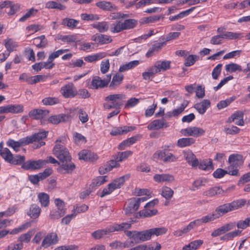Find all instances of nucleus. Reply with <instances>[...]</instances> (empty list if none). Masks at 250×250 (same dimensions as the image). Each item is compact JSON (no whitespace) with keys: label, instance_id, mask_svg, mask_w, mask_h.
Instances as JSON below:
<instances>
[{"label":"nucleus","instance_id":"nucleus-1","mask_svg":"<svg viewBox=\"0 0 250 250\" xmlns=\"http://www.w3.org/2000/svg\"><path fill=\"white\" fill-rule=\"evenodd\" d=\"M246 203L245 199H241L234 200L229 203H225L217 207L211 213L203 216L197 219L199 225L203 223H207L219 218L223 215L243 207Z\"/></svg>","mask_w":250,"mask_h":250},{"label":"nucleus","instance_id":"nucleus-2","mask_svg":"<svg viewBox=\"0 0 250 250\" xmlns=\"http://www.w3.org/2000/svg\"><path fill=\"white\" fill-rule=\"evenodd\" d=\"M65 138L64 137H60L55 142L56 145L53 148V154L61 161L62 163L70 162L71 157L69 154L68 150L63 145L64 144Z\"/></svg>","mask_w":250,"mask_h":250},{"label":"nucleus","instance_id":"nucleus-3","mask_svg":"<svg viewBox=\"0 0 250 250\" xmlns=\"http://www.w3.org/2000/svg\"><path fill=\"white\" fill-rule=\"evenodd\" d=\"M228 162L229 164L228 167L229 174L232 176H240L239 169L243 165V156L238 154H231L229 157Z\"/></svg>","mask_w":250,"mask_h":250},{"label":"nucleus","instance_id":"nucleus-4","mask_svg":"<svg viewBox=\"0 0 250 250\" xmlns=\"http://www.w3.org/2000/svg\"><path fill=\"white\" fill-rule=\"evenodd\" d=\"M125 98V95L122 94H110L105 97V103L104 107L105 109H120L123 104V99Z\"/></svg>","mask_w":250,"mask_h":250},{"label":"nucleus","instance_id":"nucleus-5","mask_svg":"<svg viewBox=\"0 0 250 250\" xmlns=\"http://www.w3.org/2000/svg\"><path fill=\"white\" fill-rule=\"evenodd\" d=\"M137 24V21L134 19H127L124 22L120 21L113 23L110 27V31L114 33H119L124 30L132 29Z\"/></svg>","mask_w":250,"mask_h":250},{"label":"nucleus","instance_id":"nucleus-6","mask_svg":"<svg viewBox=\"0 0 250 250\" xmlns=\"http://www.w3.org/2000/svg\"><path fill=\"white\" fill-rule=\"evenodd\" d=\"M47 133L48 132L46 131L39 132L25 138L28 144L34 143L32 147L34 149H37L45 145V142L42 140L46 137Z\"/></svg>","mask_w":250,"mask_h":250},{"label":"nucleus","instance_id":"nucleus-7","mask_svg":"<svg viewBox=\"0 0 250 250\" xmlns=\"http://www.w3.org/2000/svg\"><path fill=\"white\" fill-rule=\"evenodd\" d=\"M125 233L130 239L133 240L134 244L149 240L147 230L141 231L125 230Z\"/></svg>","mask_w":250,"mask_h":250},{"label":"nucleus","instance_id":"nucleus-8","mask_svg":"<svg viewBox=\"0 0 250 250\" xmlns=\"http://www.w3.org/2000/svg\"><path fill=\"white\" fill-rule=\"evenodd\" d=\"M111 78V75H106V78L102 80L99 76H94L93 77L91 83L89 86L90 88L98 89L102 88L106 86Z\"/></svg>","mask_w":250,"mask_h":250},{"label":"nucleus","instance_id":"nucleus-9","mask_svg":"<svg viewBox=\"0 0 250 250\" xmlns=\"http://www.w3.org/2000/svg\"><path fill=\"white\" fill-rule=\"evenodd\" d=\"M44 161L42 159L38 160H29L24 162L21 167L26 170H36L41 169L44 167Z\"/></svg>","mask_w":250,"mask_h":250},{"label":"nucleus","instance_id":"nucleus-10","mask_svg":"<svg viewBox=\"0 0 250 250\" xmlns=\"http://www.w3.org/2000/svg\"><path fill=\"white\" fill-rule=\"evenodd\" d=\"M60 92L65 98H73L77 95V90L71 83L62 86Z\"/></svg>","mask_w":250,"mask_h":250},{"label":"nucleus","instance_id":"nucleus-11","mask_svg":"<svg viewBox=\"0 0 250 250\" xmlns=\"http://www.w3.org/2000/svg\"><path fill=\"white\" fill-rule=\"evenodd\" d=\"M49 113L47 110H42L41 109H34L29 112V116L36 120H41L42 124H45L46 121L43 118Z\"/></svg>","mask_w":250,"mask_h":250},{"label":"nucleus","instance_id":"nucleus-12","mask_svg":"<svg viewBox=\"0 0 250 250\" xmlns=\"http://www.w3.org/2000/svg\"><path fill=\"white\" fill-rule=\"evenodd\" d=\"M181 132L185 136H191L197 137L203 135L205 131L200 127L191 126L182 129Z\"/></svg>","mask_w":250,"mask_h":250},{"label":"nucleus","instance_id":"nucleus-13","mask_svg":"<svg viewBox=\"0 0 250 250\" xmlns=\"http://www.w3.org/2000/svg\"><path fill=\"white\" fill-rule=\"evenodd\" d=\"M8 146L12 148L15 152H18L20 147L28 145L27 140L25 137L20 139L19 141H16L13 139H9L6 142Z\"/></svg>","mask_w":250,"mask_h":250},{"label":"nucleus","instance_id":"nucleus-14","mask_svg":"<svg viewBox=\"0 0 250 250\" xmlns=\"http://www.w3.org/2000/svg\"><path fill=\"white\" fill-rule=\"evenodd\" d=\"M58 241L57 234L54 232L48 234L43 239L41 247L46 248L49 246L56 244Z\"/></svg>","mask_w":250,"mask_h":250},{"label":"nucleus","instance_id":"nucleus-15","mask_svg":"<svg viewBox=\"0 0 250 250\" xmlns=\"http://www.w3.org/2000/svg\"><path fill=\"white\" fill-rule=\"evenodd\" d=\"M135 198H132L128 200L126 206L125 208V214L129 216L134 213L139 208V205L136 201Z\"/></svg>","mask_w":250,"mask_h":250},{"label":"nucleus","instance_id":"nucleus-16","mask_svg":"<svg viewBox=\"0 0 250 250\" xmlns=\"http://www.w3.org/2000/svg\"><path fill=\"white\" fill-rule=\"evenodd\" d=\"M244 114L242 111H237L234 112L229 117L227 120V123L233 122L235 125L243 126L244 125L243 120Z\"/></svg>","mask_w":250,"mask_h":250},{"label":"nucleus","instance_id":"nucleus-17","mask_svg":"<svg viewBox=\"0 0 250 250\" xmlns=\"http://www.w3.org/2000/svg\"><path fill=\"white\" fill-rule=\"evenodd\" d=\"M119 162H117L115 160V158H113L110 161L107 163L106 165L101 167L99 168V171L101 174H104L112 169L114 167H120Z\"/></svg>","mask_w":250,"mask_h":250},{"label":"nucleus","instance_id":"nucleus-18","mask_svg":"<svg viewBox=\"0 0 250 250\" xmlns=\"http://www.w3.org/2000/svg\"><path fill=\"white\" fill-rule=\"evenodd\" d=\"M71 120V116L68 114H61L50 116L48 121L52 124H58L61 122H65Z\"/></svg>","mask_w":250,"mask_h":250},{"label":"nucleus","instance_id":"nucleus-19","mask_svg":"<svg viewBox=\"0 0 250 250\" xmlns=\"http://www.w3.org/2000/svg\"><path fill=\"white\" fill-rule=\"evenodd\" d=\"M79 159L84 161L93 162L97 160V154L88 150H83L79 153Z\"/></svg>","mask_w":250,"mask_h":250},{"label":"nucleus","instance_id":"nucleus-20","mask_svg":"<svg viewBox=\"0 0 250 250\" xmlns=\"http://www.w3.org/2000/svg\"><path fill=\"white\" fill-rule=\"evenodd\" d=\"M184 157L188 164L192 167H196L198 166V160L191 150L184 151Z\"/></svg>","mask_w":250,"mask_h":250},{"label":"nucleus","instance_id":"nucleus-21","mask_svg":"<svg viewBox=\"0 0 250 250\" xmlns=\"http://www.w3.org/2000/svg\"><path fill=\"white\" fill-rule=\"evenodd\" d=\"M169 126L168 123L164 120L157 119L153 121L147 126V128L150 130H158L163 127H167Z\"/></svg>","mask_w":250,"mask_h":250},{"label":"nucleus","instance_id":"nucleus-22","mask_svg":"<svg viewBox=\"0 0 250 250\" xmlns=\"http://www.w3.org/2000/svg\"><path fill=\"white\" fill-rule=\"evenodd\" d=\"M91 40L101 44L109 43L112 41L111 38L109 36L99 34L92 36Z\"/></svg>","mask_w":250,"mask_h":250},{"label":"nucleus","instance_id":"nucleus-23","mask_svg":"<svg viewBox=\"0 0 250 250\" xmlns=\"http://www.w3.org/2000/svg\"><path fill=\"white\" fill-rule=\"evenodd\" d=\"M135 129V127L134 126H124L122 127H115L112 129L110 132V134L112 136L120 135L126 134Z\"/></svg>","mask_w":250,"mask_h":250},{"label":"nucleus","instance_id":"nucleus-24","mask_svg":"<svg viewBox=\"0 0 250 250\" xmlns=\"http://www.w3.org/2000/svg\"><path fill=\"white\" fill-rule=\"evenodd\" d=\"M96 5L104 11L112 12L117 10V7L109 1H100L97 2Z\"/></svg>","mask_w":250,"mask_h":250},{"label":"nucleus","instance_id":"nucleus-25","mask_svg":"<svg viewBox=\"0 0 250 250\" xmlns=\"http://www.w3.org/2000/svg\"><path fill=\"white\" fill-rule=\"evenodd\" d=\"M153 179L155 181L158 183L165 182L171 183L175 180L174 176L169 174H155L153 177Z\"/></svg>","mask_w":250,"mask_h":250},{"label":"nucleus","instance_id":"nucleus-26","mask_svg":"<svg viewBox=\"0 0 250 250\" xmlns=\"http://www.w3.org/2000/svg\"><path fill=\"white\" fill-rule=\"evenodd\" d=\"M210 106V101L208 100H204L201 102L196 104L194 107L200 114H204Z\"/></svg>","mask_w":250,"mask_h":250},{"label":"nucleus","instance_id":"nucleus-27","mask_svg":"<svg viewBox=\"0 0 250 250\" xmlns=\"http://www.w3.org/2000/svg\"><path fill=\"white\" fill-rule=\"evenodd\" d=\"M148 234L149 240L150 239L152 235L159 236L164 234L167 231V228L162 227L160 228H155L147 230Z\"/></svg>","mask_w":250,"mask_h":250},{"label":"nucleus","instance_id":"nucleus-28","mask_svg":"<svg viewBox=\"0 0 250 250\" xmlns=\"http://www.w3.org/2000/svg\"><path fill=\"white\" fill-rule=\"evenodd\" d=\"M224 192V191L221 187H214L204 191L203 194L204 196L211 197L219 194H222Z\"/></svg>","mask_w":250,"mask_h":250},{"label":"nucleus","instance_id":"nucleus-29","mask_svg":"<svg viewBox=\"0 0 250 250\" xmlns=\"http://www.w3.org/2000/svg\"><path fill=\"white\" fill-rule=\"evenodd\" d=\"M55 66L54 63H50L48 60L46 62H40L39 63H36L32 65V68L36 71H39L42 68L45 69H51Z\"/></svg>","mask_w":250,"mask_h":250},{"label":"nucleus","instance_id":"nucleus-30","mask_svg":"<svg viewBox=\"0 0 250 250\" xmlns=\"http://www.w3.org/2000/svg\"><path fill=\"white\" fill-rule=\"evenodd\" d=\"M5 108L6 113L17 114L23 111V106L21 104H9L5 106Z\"/></svg>","mask_w":250,"mask_h":250},{"label":"nucleus","instance_id":"nucleus-31","mask_svg":"<svg viewBox=\"0 0 250 250\" xmlns=\"http://www.w3.org/2000/svg\"><path fill=\"white\" fill-rule=\"evenodd\" d=\"M141 135H138L127 139L126 140L123 141L120 144L119 146V149L121 150L124 149L125 147L129 146L135 143L141 138Z\"/></svg>","mask_w":250,"mask_h":250},{"label":"nucleus","instance_id":"nucleus-32","mask_svg":"<svg viewBox=\"0 0 250 250\" xmlns=\"http://www.w3.org/2000/svg\"><path fill=\"white\" fill-rule=\"evenodd\" d=\"M131 227V223H122L120 224H114L112 226H109L110 231H122L125 229H130Z\"/></svg>","mask_w":250,"mask_h":250},{"label":"nucleus","instance_id":"nucleus-33","mask_svg":"<svg viewBox=\"0 0 250 250\" xmlns=\"http://www.w3.org/2000/svg\"><path fill=\"white\" fill-rule=\"evenodd\" d=\"M195 140L192 138H183L178 140L177 146L183 148L190 146L194 144Z\"/></svg>","mask_w":250,"mask_h":250},{"label":"nucleus","instance_id":"nucleus-34","mask_svg":"<svg viewBox=\"0 0 250 250\" xmlns=\"http://www.w3.org/2000/svg\"><path fill=\"white\" fill-rule=\"evenodd\" d=\"M111 232L109 227L103 229H98L91 234L92 237L95 239H100L103 238L106 234Z\"/></svg>","mask_w":250,"mask_h":250},{"label":"nucleus","instance_id":"nucleus-35","mask_svg":"<svg viewBox=\"0 0 250 250\" xmlns=\"http://www.w3.org/2000/svg\"><path fill=\"white\" fill-rule=\"evenodd\" d=\"M129 177L130 174H126L115 179L111 183V185H112L115 189L120 188L121 186L124 184L125 181L128 179Z\"/></svg>","mask_w":250,"mask_h":250},{"label":"nucleus","instance_id":"nucleus-36","mask_svg":"<svg viewBox=\"0 0 250 250\" xmlns=\"http://www.w3.org/2000/svg\"><path fill=\"white\" fill-rule=\"evenodd\" d=\"M124 76L122 74L117 73L112 78V82H111L109 87L111 89H114L119 86L123 81Z\"/></svg>","mask_w":250,"mask_h":250},{"label":"nucleus","instance_id":"nucleus-37","mask_svg":"<svg viewBox=\"0 0 250 250\" xmlns=\"http://www.w3.org/2000/svg\"><path fill=\"white\" fill-rule=\"evenodd\" d=\"M79 23V21L71 18H65L62 20V24L64 26H66L69 28L74 29L77 27V25Z\"/></svg>","mask_w":250,"mask_h":250},{"label":"nucleus","instance_id":"nucleus-38","mask_svg":"<svg viewBox=\"0 0 250 250\" xmlns=\"http://www.w3.org/2000/svg\"><path fill=\"white\" fill-rule=\"evenodd\" d=\"M33 43L39 48L45 47L48 43L47 40L44 35L35 38L34 39Z\"/></svg>","mask_w":250,"mask_h":250},{"label":"nucleus","instance_id":"nucleus-39","mask_svg":"<svg viewBox=\"0 0 250 250\" xmlns=\"http://www.w3.org/2000/svg\"><path fill=\"white\" fill-rule=\"evenodd\" d=\"M198 167L200 169L204 170H210L213 169L212 162L211 159H206L198 163Z\"/></svg>","mask_w":250,"mask_h":250},{"label":"nucleus","instance_id":"nucleus-40","mask_svg":"<svg viewBox=\"0 0 250 250\" xmlns=\"http://www.w3.org/2000/svg\"><path fill=\"white\" fill-rule=\"evenodd\" d=\"M170 61H157L155 62V66L157 67L159 72L165 71L170 68Z\"/></svg>","mask_w":250,"mask_h":250},{"label":"nucleus","instance_id":"nucleus-41","mask_svg":"<svg viewBox=\"0 0 250 250\" xmlns=\"http://www.w3.org/2000/svg\"><path fill=\"white\" fill-rule=\"evenodd\" d=\"M41 209L37 205H32L30 207L28 215L32 218H37L40 215Z\"/></svg>","mask_w":250,"mask_h":250},{"label":"nucleus","instance_id":"nucleus-42","mask_svg":"<svg viewBox=\"0 0 250 250\" xmlns=\"http://www.w3.org/2000/svg\"><path fill=\"white\" fill-rule=\"evenodd\" d=\"M91 26L101 33L105 32L108 29V23L105 21L97 22L92 24Z\"/></svg>","mask_w":250,"mask_h":250},{"label":"nucleus","instance_id":"nucleus-43","mask_svg":"<svg viewBox=\"0 0 250 250\" xmlns=\"http://www.w3.org/2000/svg\"><path fill=\"white\" fill-rule=\"evenodd\" d=\"M45 8L48 9H56L60 10H63L66 9V6L64 5L54 1H49L45 3Z\"/></svg>","mask_w":250,"mask_h":250},{"label":"nucleus","instance_id":"nucleus-44","mask_svg":"<svg viewBox=\"0 0 250 250\" xmlns=\"http://www.w3.org/2000/svg\"><path fill=\"white\" fill-rule=\"evenodd\" d=\"M106 54L104 52H101L93 55H89L85 57L84 60L88 62H93L98 60H100L105 57H106Z\"/></svg>","mask_w":250,"mask_h":250},{"label":"nucleus","instance_id":"nucleus-45","mask_svg":"<svg viewBox=\"0 0 250 250\" xmlns=\"http://www.w3.org/2000/svg\"><path fill=\"white\" fill-rule=\"evenodd\" d=\"M0 155L6 162L11 164L14 156L8 148L5 147L1 150Z\"/></svg>","mask_w":250,"mask_h":250},{"label":"nucleus","instance_id":"nucleus-46","mask_svg":"<svg viewBox=\"0 0 250 250\" xmlns=\"http://www.w3.org/2000/svg\"><path fill=\"white\" fill-rule=\"evenodd\" d=\"M139 64V61L137 60L131 61L127 63L123 64L120 67L119 71L123 72L135 67Z\"/></svg>","mask_w":250,"mask_h":250},{"label":"nucleus","instance_id":"nucleus-47","mask_svg":"<svg viewBox=\"0 0 250 250\" xmlns=\"http://www.w3.org/2000/svg\"><path fill=\"white\" fill-rule=\"evenodd\" d=\"M4 46L7 52H11L18 46L17 43L12 39H7L4 41Z\"/></svg>","mask_w":250,"mask_h":250},{"label":"nucleus","instance_id":"nucleus-48","mask_svg":"<svg viewBox=\"0 0 250 250\" xmlns=\"http://www.w3.org/2000/svg\"><path fill=\"white\" fill-rule=\"evenodd\" d=\"M203 241L202 240H196L191 242L188 245L183 248V250H195L202 245Z\"/></svg>","mask_w":250,"mask_h":250},{"label":"nucleus","instance_id":"nucleus-49","mask_svg":"<svg viewBox=\"0 0 250 250\" xmlns=\"http://www.w3.org/2000/svg\"><path fill=\"white\" fill-rule=\"evenodd\" d=\"M241 233V231L236 230L235 231L228 232L220 237V240L228 241L232 240L234 237L239 235Z\"/></svg>","mask_w":250,"mask_h":250},{"label":"nucleus","instance_id":"nucleus-50","mask_svg":"<svg viewBox=\"0 0 250 250\" xmlns=\"http://www.w3.org/2000/svg\"><path fill=\"white\" fill-rule=\"evenodd\" d=\"M207 182V179L205 178H200L197 179L193 182L190 190L195 191L201 187L204 186Z\"/></svg>","mask_w":250,"mask_h":250},{"label":"nucleus","instance_id":"nucleus-51","mask_svg":"<svg viewBox=\"0 0 250 250\" xmlns=\"http://www.w3.org/2000/svg\"><path fill=\"white\" fill-rule=\"evenodd\" d=\"M132 154V152L129 150L118 152L117 154L113 156V158H115L117 162H122L126 159Z\"/></svg>","mask_w":250,"mask_h":250},{"label":"nucleus","instance_id":"nucleus-52","mask_svg":"<svg viewBox=\"0 0 250 250\" xmlns=\"http://www.w3.org/2000/svg\"><path fill=\"white\" fill-rule=\"evenodd\" d=\"M174 191L168 187H163L162 188L161 195L167 200L170 199L173 195Z\"/></svg>","mask_w":250,"mask_h":250},{"label":"nucleus","instance_id":"nucleus-53","mask_svg":"<svg viewBox=\"0 0 250 250\" xmlns=\"http://www.w3.org/2000/svg\"><path fill=\"white\" fill-rule=\"evenodd\" d=\"M223 36L225 39L235 40L243 37V34L228 31L223 34Z\"/></svg>","mask_w":250,"mask_h":250},{"label":"nucleus","instance_id":"nucleus-54","mask_svg":"<svg viewBox=\"0 0 250 250\" xmlns=\"http://www.w3.org/2000/svg\"><path fill=\"white\" fill-rule=\"evenodd\" d=\"M38 198L42 206L44 207L48 206L49 202V197L47 194L43 192L40 193L38 195Z\"/></svg>","mask_w":250,"mask_h":250},{"label":"nucleus","instance_id":"nucleus-55","mask_svg":"<svg viewBox=\"0 0 250 250\" xmlns=\"http://www.w3.org/2000/svg\"><path fill=\"white\" fill-rule=\"evenodd\" d=\"M225 68L227 72H229L230 73L235 72L236 71H242L241 66L240 65L235 63H230L229 64H227L226 65Z\"/></svg>","mask_w":250,"mask_h":250},{"label":"nucleus","instance_id":"nucleus-56","mask_svg":"<svg viewBox=\"0 0 250 250\" xmlns=\"http://www.w3.org/2000/svg\"><path fill=\"white\" fill-rule=\"evenodd\" d=\"M34 233V231L33 230H29L27 232L21 235L19 237L18 240L21 242V243H28L30 242L31 238Z\"/></svg>","mask_w":250,"mask_h":250},{"label":"nucleus","instance_id":"nucleus-57","mask_svg":"<svg viewBox=\"0 0 250 250\" xmlns=\"http://www.w3.org/2000/svg\"><path fill=\"white\" fill-rule=\"evenodd\" d=\"M59 39L63 42L71 43L77 41V38L76 35H69L61 36Z\"/></svg>","mask_w":250,"mask_h":250},{"label":"nucleus","instance_id":"nucleus-58","mask_svg":"<svg viewBox=\"0 0 250 250\" xmlns=\"http://www.w3.org/2000/svg\"><path fill=\"white\" fill-rule=\"evenodd\" d=\"M59 103L58 99L55 97H46L42 100V103L45 105H52Z\"/></svg>","mask_w":250,"mask_h":250},{"label":"nucleus","instance_id":"nucleus-59","mask_svg":"<svg viewBox=\"0 0 250 250\" xmlns=\"http://www.w3.org/2000/svg\"><path fill=\"white\" fill-rule=\"evenodd\" d=\"M167 149L165 150H158L156 151L153 155V159H158L164 162V159L167 155Z\"/></svg>","mask_w":250,"mask_h":250},{"label":"nucleus","instance_id":"nucleus-60","mask_svg":"<svg viewBox=\"0 0 250 250\" xmlns=\"http://www.w3.org/2000/svg\"><path fill=\"white\" fill-rule=\"evenodd\" d=\"M8 8L10 9L9 11L6 12L8 16H13L19 10L20 5L18 4H14L12 1H11V4H9Z\"/></svg>","mask_w":250,"mask_h":250},{"label":"nucleus","instance_id":"nucleus-61","mask_svg":"<svg viewBox=\"0 0 250 250\" xmlns=\"http://www.w3.org/2000/svg\"><path fill=\"white\" fill-rule=\"evenodd\" d=\"M198 58L199 57L196 55H189L186 58L184 64L186 66H191L198 59Z\"/></svg>","mask_w":250,"mask_h":250},{"label":"nucleus","instance_id":"nucleus-62","mask_svg":"<svg viewBox=\"0 0 250 250\" xmlns=\"http://www.w3.org/2000/svg\"><path fill=\"white\" fill-rule=\"evenodd\" d=\"M65 213V211L60 210H52L50 214V218L51 219H58L61 217L63 216Z\"/></svg>","mask_w":250,"mask_h":250},{"label":"nucleus","instance_id":"nucleus-63","mask_svg":"<svg viewBox=\"0 0 250 250\" xmlns=\"http://www.w3.org/2000/svg\"><path fill=\"white\" fill-rule=\"evenodd\" d=\"M223 37V34L214 36L211 38L210 43L213 45L221 44L222 40L225 39Z\"/></svg>","mask_w":250,"mask_h":250},{"label":"nucleus","instance_id":"nucleus-64","mask_svg":"<svg viewBox=\"0 0 250 250\" xmlns=\"http://www.w3.org/2000/svg\"><path fill=\"white\" fill-rule=\"evenodd\" d=\"M81 17L84 21H95L99 19V16L98 15L92 14L83 13L81 15Z\"/></svg>","mask_w":250,"mask_h":250}]
</instances>
